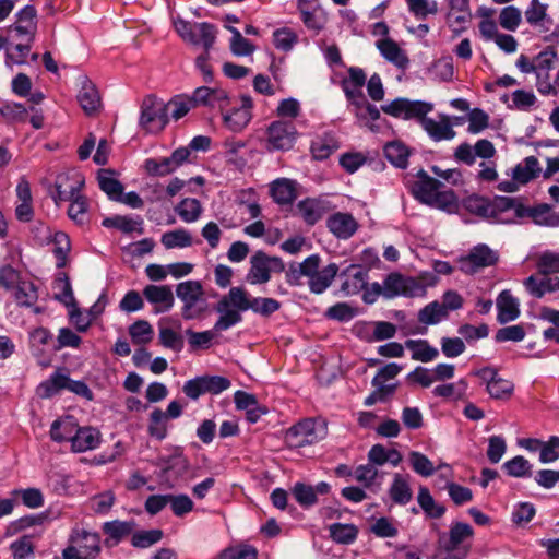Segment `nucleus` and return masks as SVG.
Returning <instances> with one entry per match:
<instances>
[{
	"label": "nucleus",
	"mask_w": 559,
	"mask_h": 559,
	"mask_svg": "<svg viewBox=\"0 0 559 559\" xmlns=\"http://www.w3.org/2000/svg\"><path fill=\"white\" fill-rule=\"evenodd\" d=\"M331 486L325 481H320L316 486L298 481L292 488L295 500L302 508H310L318 502V495H328Z\"/></svg>",
	"instance_id": "nucleus-17"
},
{
	"label": "nucleus",
	"mask_w": 559,
	"mask_h": 559,
	"mask_svg": "<svg viewBox=\"0 0 559 559\" xmlns=\"http://www.w3.org/2000/svg\"><path fill=\"white\" fill-rule=\"evenodd\" d=\"M341 276L346 277L342 283L341 290L345 295H356L366 287L368 272L360 265L350 264L341 273Z\"/></svg>",
	"instance_id": "nucleus-21"
},
{
	"label": "nucleus",
	"mask_w": 559,
	"mask_h": 559,
	"mask_svg": "<svg viewBox=\"0 0 559 559\" xmlns=\"http://www.w3.org/2000/svg\"><path fill=\"white\" fill-rule=\"evenodd\" d=\"M409 153L408 147L400 141L390 142L384 146V155L388 160L402 169L408 165Z\"/></svg>",
	"instance_id": "nucleus-42"
},
{
	"label": "nucleus",
	"mask_w": 559,
	"mask_h": 559,
	"mask_svg": "<svg viewBox=\"0 0 559 559\" xmlns=\"http://www.w3.org/2000/svg\"><path fill=\"white\" fill-rule=\"evenodd\" d=\"M176 295L182 302L181 316L185 320L200 319L207 311L209 304L199 281H186L177 284Z\"/></svg>",
	"instance_id": "nucleus-3"
},
{
	"label": "nucleus",
	"mask_w": 559,
	"mask_h": 559,
	"mask_svg": "<svg viewBox=\"0 0 559 559\" xmlns=\"http://www.w3.org/2000/svg\"><path fill=\"white\" fill-rule=\"evenodd\" d=\"M326 227L338 239H348L357 231L358 223L352 214L337 212L328 218Z\"/></svg>",
	"instance_id": "nucleus-18"
},
{
	"label": "nucleus",
	"mask_w": 559,
	"mask_h": 559,
	"mask_svg": "<svg viewBox=\"0 0 559 559\" xmlns=\"http://www.w3.org/2000/svg\"><path fill=\"white\" fill-rule=\"evenodd\" d=\"M408 10L417 19H426L438 12V3L435 0H406Z\"/></svg>",
	"instance_id": "nucleus-61"
},
{
	"label": "nucleus",
	"mask_w": 559,
	"mask_h": 559,
	"mask_svg": "<svg viewBox=\"0 0 559 559\" xmlns=\"http://www.w3.org/2000/svg\"><path fill=\"white\" fill-rule=\"evenodd\" d=\"M420 124L435 141L451 140L455 136V131L448 117H443L441 121H436L425 116Z\"/></svg>",
	"instance_id": "nucleus-29"
},
{
	"label": "nucleus",
	"mask_w": 559,
	"mask_h": 559,
	"mask_svg": "<svg viewBox=\"0 0 559 559\" xmlns=\"http://www.w3.org/2000/svg\"><path fill=\"white\" fill-rule=\"evenodd\" d=\"M227 29L233 34L230 50L235 56H249L254 51V46L236 27L228 26Z\"/></svg>",
	"instance_id": "nucleus-57"
},
{
	"label": "nucleus",
	"mask_w": 559,
	"mask_h": 559,
	"mask_svg": "<svg viewBox=\"0 0 559 559\" xmlns=\"http://www.w3.org/2000/svg\"><path fill=\"white\" fill-rule=\"evenodd\" d=\"M519 307L518 299L512 296L510 290H502L497 298L498 322L504 324L518 319L520 316Z\"/></svg>",
	"instance_id": "nucleus-24"
},
{
	"label": "nucleus",
	"mask_w": 559,
	"mask_h": 559,
	"mask_svg": "<svg viewBox=\"0 0 559 559\" xmlns=\"http://www.w3.org/2000/svg\"><path fill=\"white\" fill-rule=\"evenodd\" d=\"M265 135L267 151H288L293 148L298 132L292 121L276 120L270 123Z\"/></svg>",
	"instance_id": "nucleus-10"
},
{
	"label": "nucleus",
	"mask_w": 559,
	"mask_h": 559,
	"mask_svg": "<svg viewBox=\"0 0 559 559\" xmlns=\"http://www.w3.org/2000/svg\"><path fill=\"white\" fill-rule=\"evenodd\" d=\"M417 502L429 519H440L445 513V507L437 503L429 489L425 486H420L418 489Z\"/></svg>",
	"instance_id": "nucleus-34"
},
{
	"label": "nucleus",
	"mask_w": 559,
	"mask_h": 559,
	"mask_svg": "<svg viewBox=\"0 0 559 559\" xmlns=\"http://www.w3.org/2000/svg\"><path fill=\"white\" fill-rule=\"evenodd\" d=\"M326 433L328 429L324 423L306 418L287 430L285 440L292 448H302L322 440Z\"/></svg>",
	"instance_id": "nucleus-6"
},
{
	"label": "nucleus",
	"mask_w": 559,
	"mask_h": 559,
	"mask_svg": "<svg viewBox=\"0 0 559 559\" xmlns=\"http://www.w3.org/2000/svg\"><path fill=\"white\" fill-rule=\"evenodd\" d=\"M312 260H314V271L312 275L308 276V286L311 293L322 294L331 286L337 275L338 265L336 263H330L323 269H320L321 258L318 254H312Z\"/></svg>",
	"instance_id": "nucleus-15"
},
{
	"label": "nucleus",
	"mask_w": 559,
	"mask_h": 559,
	"mask_svg": "<svg viewBox=\"0 0 559 559\" xmlns=\"http://www.w3.org/2000/svg\"><path fill=\"white\" fill-rule=\"evenodd\" d=\"M281 308V302L274 298L251 297L243 287H231L215 305L219 318L214 324V331H226L241 322V312L251 310L257 314L269 317Z\"/></svg>",
	"instance_id": "nucleus-1"
},
{
	"label": "nucleus",
	"mask_w": 559,
	"mask_h": 559,
	"mask_svg": "<svg viewBox=\"0 0 559 559\" xmlns=\"http://www.w3.org/2000/svg\"><path fill=\"white\" fill-rule=\"evenodd\" d=\"M112 175L114 173L110 169H100L97 175V180L100 190L104 191L110 200L117 201L123 192V186L118 179L114 178Z\"/></svg>",
	"instance_id": "nucleus-40"
},
{
	"label": "nucleus",
	"mask_w": 559,
	"mask_h": 559,
	"mask_svg": "<svg viewBox=\"0 0 559 559\" xmlns=\"http://www.w3.org/2000/svg\"><path fill=\"white\" fill-rule=\"evenodd\" d=\"M417 181L412 185V194L416 200L428 205L432 200L433 194H436L442 187V183L439 180L430 177L423 169L417 173Z\"/></svg>",
	"instance_id": "nucleus-19"
},
{
	"label": "nucleus",
	"mask_w": 559,
	"mask_h": 559,
	"mask_svg": "<svg viewBox=\"0 0 559 559\" xmlns=\"http://www.w3.org/2000/svg\"><path fill=\"white\" fill-rule=\"evenodd\" d=\"M167 123L165 103L153 95L146 96L141 106L140 126L147 132L156 133L162 131Z\"/></svg>",
	"instance_id": "nucleus-11"
},
{
	"label": "nucleus",
	"mask_w": 559,
	"mask_h": 559,
	"mask_svg": "<svg viewBox=\"0 0 559 559\" xmlns=\"http://www.w3.org/2000/svg\"><path fill=\"white\" fill-rule=\"evenodd\" d=\"M165 106L167 108V118L171 116V118L175 120H179L192 108L198 107V104L194 103V96L192 94L191 96L177 95L173 97L167 104H165Z\"/></svg>",
	"instance_id": "nucleus-38"
},
{
	"label": "nucleus",
	"mask_w": 559,
	"mask_h": 559,
	"mask_svg": "<svg viewBox=\"0 0 559 559\" xmlns=\"http://www.w3.org/2000/svg\"><path fill=\"white\" fill-rule=\"evenodd\" d=\"M143 296L154 306L155 313L168 312L175 304L174 293L169 285H146Z\"/></svg>",
	"instance_id": "nucleus-16"
},
{
	"label": "nucleus",
	"mask_w": 559,
	"mask_h": 559,
	"mask_svg": "<svg viewBox=\"0 0 559 559\" xmlns=\"http://www.w3.org/2000/svg\"><path fill=\"white\" fill-rule=\"evenodd\" d=\"M64 180V176H59L56 180V193L52 195V199L57 206H60L61 202L72 201L78 194L81 185H83V181H76L75 186L66 187Z\"/></svg>",
	"instance_id": "nucleus-52"
},
{
	"label": "nucleus",
	"mask_w": 559,
	"mask_h": 559,
	"mask_svg": "<svg viewBox=\"0 0 559 559\" xmlns=\"http://www.w3.org/2000/svg\"><path fill=\"white\" fill-rule=\"evenodd\" d=\"M102 551L97 533L76 530L70 536V545L62 551L63 559H96Z\"/></svg>",
	"instance_id": "nucleus-5"
},
{
	"label": "nucleus",
	"mask_w": 559,
	"mask_h": 559,
	"mask_svg": "<svg viewBox=\"0 0 559 559\" xmlns=\"http://www.w3.org/2000/svg\"><path fill=\"white\" fill-rule=\"evenodd\" d=\"M167 415L156 408L151 413L147 432L152 438L164 440L167 436Z\"/></svg>",
	"instance_id": "nucleus-49"
},
{
	"label": "nucleus",
	"mask_w": 559,
	"mask_h": 559,
	"mask_svg": "<svg viewBox=\"0 0 559 559\" xmlns=\"http://www.w3.org/2000/svg\"><path fill=\"white\" fill-rule=\"evenodd\" d=\"M100 433L92 427L76 428L72 438L71 448L74 452H85L98 447Z\"/></svg>",
	"instance_id": "nucleus-25"
},
{
	"label": "nucleus",
	"mask_w": 559,
	"mask_h": 559,
	"mask_svg": "<svg viewBox=\"0 0 559 559\" xmlns=\"http://www.w3.org/2000/svg\"><path fill=\"white\" fill-rule=\"evenodd\" d=\"M144 168L150 176L155 177H165L176 170L169 157L148 158L144 163Z\"/></svg>",
	"instance_id": "nucleus-51"
},
{
	"label": "nucleus",
	"mask_w": 559,
	"mask_h": 559,
	"mask_svg": "<svg viewBox=\"0 0 559 559\" xmlns=\"http://www.w3.org/2000/svg\"><path fill=\"white\" fill-rule=\"evenodd\" d=\"M426 294V285L414 277L399 273L389 274L383 282V296L388 299L396 296L420 297Z\"/></svg>",
	"instance_id": "nucleus-9"
},
{
	"label": "nucleus",
	"mask_w": 559,
	"mask_h": 559,
	"mask_svg": "<svg viewBox=\"0 0 559 559\" xmlns=\"http://www.w3.org/2000/svg\"><path fill=\"white\" fill-rule=\"evenodd\" d=\"M503 468L507 474L513 477H530L532 476V465L531 463L521 455L513 457L512 460L507 461L503 464Z\"/></svg>",
	"instance_id": "nucleus-56"
},
{
	"label": "nucleus",
	"mask_w": 559,
	"mask_h": 559,
	"mask_svg": "<svg viewBox=\"0 0 559 559\" xmlns=\"http://www.w3.org/2000/svg\"><path fill=\"white\" fill-rule=\"evenodd\" d=\"M522 21V12L514 5H508L500 11L499 24L507 31H515Z\"/></svg>",
	"instance_id": "nucleus-59"
},
{
	"label": "nucleus",
	"mask_w": 559,
	"mask_h": 559,
	"mask_svg": "<svg viewBox=\"0 0 559 559\" xmlns=\"http://www.w3.org/2000/svg\"><path fill=\"white\" fill-rule=\"evenodd\" d=\"M87 200L79 193L73 198L68 209V216L79 225L87 222Z\"/></svg>",
	"instance_id": "nucleus-55"
},
{
	"label": "nucleus",
	"mask_w": 559,
	"mask_h": 559,
	"mask_svg": "<svg viewBox=\"0 0 559 559\" xmlns=\"http://www.w3.org/2000/svg\"><path fill=\"white\" fill-rule=\"evenodd\" d=\"M198 106L224 109L228 105V94L223 88L201 86L193 92Z\"/></svg>",
	"instance_id": "nucleus-22"
},
{
	"label": "nucleus",
	"mask_w": 559,
	"mask_h": 559,
	"mask_svg": "<svg viewBox=\"0 0 559 559\" xmlns=\"http://www.w3.org/2000/svg\"><path fill=\"white\" fill-rule=\"evenodd\" d=\"M428 205L447 213H454L459 209V200L453 190L439 189Z\"/></svg>",
	"instance_id": "nucleus-45"
},
{
	"label": "nucleus",
	"mask_w": 559,
	"mask_h": 559,
	"mask_svg": "<svg viewBox=\"0 0 559 559\" xmlns=\"http://www.w3.org/2000/svg\"><path fill=\"white\" fill-rule=\"evenodd\" d=\"M163 531L155 528L133 533L131 544L135 548H148L163 538Z\"/></svg>",
	"instance_id": "nucleus-58"
},
{
	"label": "nucleus",
	"mask_w": 559,
	"mask_h": 559,
	"mask_svg": "<svg viewBox=\"0 0 559 559\" xmlns=\"http://www.w3.org/2000/svg\"><path fill=\"white\" fill-rule=\"evenodd\" d=\"M297 210L308 225H314L325 213L324 203L316 199H306L297 204Z\"/></svg>",
	"instance_id": "nucleus-33"
},
{
	"label": "nucleus",
	"mask_w": 559,
	"mask_h": 559,
	"mask_svg": "<svg viewBox=\"0 0 559 559\" xmlns=\"http://www.w3.org/2000/svg\"><path fill=\"white\" fill-rule=\"evenodd\" d=\"M176 212L186 223L195 222L202 212V206L197 199L186 198L177 206Z\"/></svg>",
	"instance_id": "nucleus-50"
},
{
	"label": "nucleus",
	"mask_w": 559,
	"mask_h": 559,
	"mask_svg": "<svg viewBox=\"0 0 559 559\" xmlns=\"http://www.w3.org/2000/svg\"><path fill=\"white\" fill-rule=\"evenodd\" d=\"M408 460L413 471L423 477H429L436 471L433 463L420 452H409Z\"/></svg>",
	"instance_id": "nucleus-54"
},
{
	"label": "nucleus",
	"mask_w": 559,
	"mask_h": 559,
	"mask_svg": "<svg viewBox=\"0 0 559 559\" xmlns=\"http://www.w3.org/2000/svg\"><path fill=\"white\" fill-rule=\"evenodd\" d=\"M472 374L478 377L486 384L487 392L492 399L504 400L512 395L514 385L511 381L499 377L496 369L485 367Z\"/></svg>",
	"instance_id": "nucleus-13"
},
{
	"label": "nucleus",
	"mask_w": 559,
	"mask_h": 559,
	"mask_svg": "<svg viewBox=\"0 0 559 559\" xmlns=\"http://www.w3.org/2000/svg\"><path fill=\"white\" fill-rule=\"evenodd\" d=\"M0 115L10 122H24L27 117V109L22 104L7 102L0 105Z\"/></svg>",
	"instance_id": "nucleus-60"
},
{
	"label": "nucleus",
	"mask_w": 559,
	"mask_h": 559,
	"mask_svg": "<svg viewBox=\"0 0 559 559\" xmlns=\"http://www.w3.org/2000/svg\"><path fill=\"white\" fill-rule=\"evenodd\" d=\"M271 195L278 204H290L296 198L294 181L286 178L276 179L271 186Z\"/></svg>",
	"instance_id": "nucleus-39"
},
{
	"label": "nucleus",
	"mask_w": 559,
	"mask_h": 559,
	"mask_svg": "<svg viewBox=\"0 0 559 559\" xmlns=\"http://www.w3.org/2000/svg\"><path fill=\"white\" fill-rule=\"evenodd\" d=\"M539 274L547 276L559 273V253L546 251L542 253L536 263Z\"/></svg>",
	"instance_id": "nucleus-63"
},
{
	"label": "nucleus",
	"mask_w": 559,
	"mask_h": 559,
	"mask_svg": "<svg viewBox=\"0 0 559 559\" xmlns=\"http://www.w3.org/2000/svg\"><path fill=\"white\" fill-rule=\"evenodd\" d=\"M130 336L134 344H146L153 338V328L152 325L144 320H139L134 322L129 328Z\"/></svg>",
	"instance_id": "nucleus-62"
},
{
	"label": "nucleus",
	"mask_w": 559,
	"mask_h": 559,
	"mask_svg": "<svg viewBox=\"0 0 559 559\" xmlns=\"http://www.w3.org/2000/svg\"><path fill=\"white\" fill-rule=\"evenodd\" d=\"M285 270L283 260L270 257L263 251H257L250 258V270L246 276L250 284H265L271 280V273H281Z\"/></svg>",
	"instance_id": "nucleus-8"
},
{
	"label": "nucleus",
	"mask_w": 559,
	"mask_h": 559,
	"mask_svg": "<svg viewBox=\"0 0 559 559\" xmlns=\"http://www.w3.org/2000/svg\"><path fill=\"white\" fill-rule=\"evenodd\" d=\"M160 242L166 249L186 248L192 245V238L188 230L179 228L163 234Z\"/></svg>",
	"instance_id": "nucleus-47"
},
{
	"label": "nucleus",
	"mask_w": 559,
	"mask_h": 559,
	"mask_svg": "<svg viewBox=\"0 0 559 559\" xmlns=\"http://www.w3.org/2000/svg\"><path fill=\"white\" fill-rule=\"evenodd\" d=\"M14 299L17 305L29 307L38 299L37 288L32 282L21 281L14 288Z\"/></svg>",
	"instance_id": "nucleus-48"
},
{
	"label": "nucleus",
	"mask_w": 559,
	"mask_h": 559,
	"mask_svg": "<svg viewBox=\"0 0 559 559\" xmlns=\"http://www.w3.org/2000/svg\"><path fill=\"white\" fill-rule=\"evenodd\" d=\"M474 534L473 527L463 522L454 523L449 532V537L439 538V544L445 551L455 550L466 538H471Z\"/></svg>",
	"instance_id": "nucleus-28"
},
{
	"label": "nucleus",
	"mask_w": 559,
	"mask_h": 559,
	"mask_svg": "<svg viewBox=\"0 0 559 559\" xmlns=\"http://www.w3.org/2000/svg\"><path fill=\"white\" fill-rule=\"evenodd\" d=\"M78 102L84 112L88 116L95 114L100 107V96L96 86L87 76H81Z\"/></svg>",
	"instance_id": "nucleus-20"
},
{
	"label": "nucleus",
	"mask_w": 559,
	"mask_h": 559,
	"mask_svg": "<svg viewBox=\"0 0 559 559\" xmlns=\"http://www.w3.org/2000/svg\"><path fill=\"white\" fill-rule=\"evenodd\" d=\"M377 47L381 55L397 68L405 69L407 67L409 60L394 40L390 38L379 40Z\"/></svg>",
	"instance_id": "nucleus-30"
},
{
	"label": "nucleus",
	"mask_w": 559,
	"mask_h": 559,
	"mask_svg": "<svg viewBox=\"0 0 559 559\" xmlns=\"http://www.w3.org/2000/svg\"><path fill=\"white\" fill-rule=\"evenodd\" d=\"M445 308L438 301H432L418 312V321L426 325H432L448 318Z\"/></svg>",
	"instance_id": "nucleus-44"
},
{
	"label": "nucleus",
	"mask_w": 559,
	"mask_h": 559,
	"mask_svg": "<svg viewBox=\"0 0 559 559\" xmlns=\"http://www.w3.org/2000/svg\"><path fill=\"white\" fill-rule=\"evenodd\" d=\"M514 206V198L496 197L487 199L479 195H471L464 201V207L472 214L497 223H513L514 219L504 217V214Z\"/></svg>",
	"instance_id": "nucleus-2"
},
{
	"label": "nucleus",
	"mask_w": 559,
	"mask_h": 559,
	"mask_svg": "<svg viewBox=\"0 0 559 559\" xmlns=\"http://www.w3.org/2000/svg\"><path fill=\"white\" fill-rule=\"evenodd\" d=\"M539 173L538 159L535 156H528L523 163L514 167L512 177L520 183H527L530 180L536 178Z\"/></svg>",
	"instance_id": "nucleus-41"
},
{
	"label": "nucleus",
	"mask_w": 559,
	"mask_h": 559,
	"mask_svg": "<svg viewBox=\"0 0 559 559\" xmlns=\"http://www.w3.org/2000/svg\"><path fill=\"white\" fill-rule=\"evenodd\" d=\"M314 260H312V255L305 259L301 263H290L288 270L286 271V282L290 286H300L301 278L313 274L314 271Z\"/></svg>",
	"instance_id": "nucleus-36"
},
{
	"label": "nucleus",
	"mask_w": 559,
	"mask_h": 559,
	"mask_svg": "<svg viewBox=\"0 0 559 559\" xmlns=\"http://www.w3.org/2000/svg\"><path fill=\"white\" fill-rule=\"evenodd\" d=\"M331 537L340 544H350L357 538L358 530L354 524L334 523L330 526Z\"/></svg>",
	"instance_id": "nucleus-53"
},
{
	"label": "nucleus",
	"mask_w": 559,
	"mask_h": 559,
	"mask_svg": "<svg viewBox=\"0 0 559 559\" xmlns=\"http://www.w3.org/2000/svg\"><path fill=\"white\" fill-rule=\"evenodd\" d=\"M498 260V252L481 243L475 246L466 257L460 259V269L465 274L472 275L495 265Z\"/></svg>",
	"instance_id": "nucleus-12"
},
{
	"label": "nucleus",
	"mask_w": 559,
	"mask_h": 559,
	"mask_svg": "<svg viewBox=\"0 0 559 559\" xmlns=\"http://www.w3.org/2000/svg\"><path fill=\"white\" fill-rule=\"evenodd\" d=\"M78 423L72 416L56 419L50 428V438L56 442L70 441L78 428Z\"/></svg>",
	"instance_id": "nucleus-32"
},
{
	"label": "nucleus",
	"mask_w": 559,
	"mask_h": 559,
	"mask_svg": "<svg viewBox=\"0 0 559 559\" xmlns=\"http://www.w3.org/2000/svg\"><path fill=\"white\" fill-rule=\"evenodd\" d=\"M366 81L367 75L361 68L350 67L348 69V76L344 78L341 82L342 90L353 109L364 104L366 97L362 93V87Z\"/></svg>",
	"instance_id": "nucleus-14"
},
{
	"label": "nucleus",
	"mask_w": 559,
	"mask_h": 559,
	"mask_svg": "<svg viewBox=\"0 0 559 559\" xmlns=\"http://www.w3.org/2000/svg\"><path fill=\"white\" fill-rule=\"evenodd\" d=\"M173 24L182 40L202 46L204 50H210L216 40L217 28L211 23L189 22L178 16L174 19Z\"/></svg>",
	"instance_id": "nucleus-4"
},
{
	"label": "nucleus",
	"mask_w": 559,
	"mask_h": 559,
	"mask_svg": "<svg viewBox=\"0 0 559 559\" xmlns=\"http://www.w3.org/2000/svg\"><path fill=\"white\" fill-rule=\"evenodd\" d=\"M405 347L412 352V359L417 361L429 362L439 356L438 349L426 340H407Z\"/></svg>",
	"instance_id": "nucleus-35"
},
{
	"label": "nucleus",
	"mask_w": 559,
	"mask_h": 559,
	"mask_svg": "<svg viewBox=\"0 0 559 559\" xmlns=\"http://www.w3.org/2000/svg\"><path fill=\"white\" fill-rule=\"evenodd\" d=\"M381 110L393 118L403 120L414 119L420 123L423 118L433 110V105L424 100H411L399 97L382 105Z\"/></svg>",
	"instance_id": "nucleus-7"
},
{
	"label": "nucleus",
	"mask_w": 559,
	"mask_h": 559,
	"mask_svg": "<svg viewBox=\"0 0 559 559\" xmlns=\"http://www.w3.org/2000/svg\"><path fill=\"white\" fill-rule=\"evenodd\" d=\"M338 148V142L333 133H324L311 142L313 158L323 160L330 157Z\"/></svg>",
	"instance_id": "nucleus-31"
},
{
	"label": "nucleus",
	"mask_w": 559,
	"mask_h": 559,
	"mask_svg": "<svg viewBox=\"0 0 559 559\" xmlns=\"http://www.w3.org/2000/svg\"><path fill=\"white\" fill-rule=\"evenodd\" d=\"M514 211L513 219L532 217L536 224L539 225H552L550 217V207L547 204H542L536 207H526L514 199V206L511 209Z\"/></svg>",
	"instance_id": "nucleus-27"
},
{
	"label": "nucleus",
	"mask_w": 559,
	"mask_h": 559,
	"mask_svg": "<svg viewBox=\"0 0 559 559\" xmlns=\"http://www.w3.org/2000/svg\"><path fill=\"white\" fill-rule=\"evenodd\" d=\"M547 9L548 5L539 0H531L528 8L524 12L527 23L538 27L540 31H549L552 25V19L547 14Z\"/></svg>",
	"instance_id": "nucleus-26"
},
{
	"label": "nucleus",
	"mask_w": 559,
	"mask_h": 559,
	"mask_svg": "<svg viewBox=\"0 0 559 559\" xmlns=\"http://www.w3.org/2000/svg\"><path fill=\"white\" fill-rule=\"evenodd\" d=\"M135 527L134 521H109L103 524V532L117 543L129 536Z\"/></svg>",
	"instance_id": "nucleus-46"
},
{
	"label": "nucleus",
	"mask_w": 559,
	"mask_h": 559,
	"mask_svg": "<svg viewBox=\"0 0 559 559\" xmlns=\"http://www.w3.org/2000/svg\"><path fill=\"white\" fill-rule=\"evenodd\" d=\"M389 493L393 502L401 506L407 504L413 498V491L407 477L395 474Z\"/></svg>",
	"instance_id": "nucleus-37"
},
{
	"label": "nucleus",
	"mask_w": 559,
	"mask_h": 559,
	"mask_svg": "<svg viewBox=\"0 0 559 559\" xmlns=\"http://www.w3.org/2000/svg\"><path fill=\"white\" fill-rule=\"evenodd\" d=\"M17 205L15 209L16 218L21 222H29L34 211L32 206V193L29 182L22 178L16 186Z\"/></svg>",
	"instance_id": "nucleus-23"
},
{
	"label": "nucleus",
	"mask_w": 559,
	"mask_h": 559,
	"mask_svg": "<svg viewBox=\"0 0 559 559\" xmlns=\"http://www.w3.org/2000/svg\"><path fill=\"white\" fill-rule=\"evenodd\" d=\"M467 388V381L465 379H460L453 383L435 386L432 394L438 397L463 400L466 396Z\"/></svg>",
	"instance_id": "nucleus-43"
},
{
	"label": "nucleus",
	"mask_w": 559,
	"mask_h": 559,
	"mask_svg": "<svg viewBox=\"0 0 559 559\" xmlns=\"http://www.w3.org/2000/svg\"><path fill=\"white\" fill-rule=\"evenodd\" d=\"M251 117V112L246 109L236 108L224 116V122L231 131L239 132L250 122Z\"/></svg>",
	"instance_id": "nucleus-64"
}]
</instances>
